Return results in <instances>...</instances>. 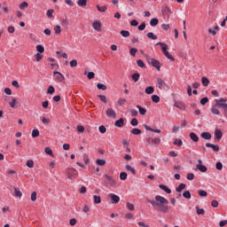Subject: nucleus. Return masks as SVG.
I'll use <instances>...</instances> for the list:
<instances>
[{
    "mask_svg": "<svg viewBox=\"0 0 227 227\" xmlns=\"http://www.w3.org/2000/svg\"><path fill=\"white\" fill-rule=\"evenodd\" d=\"M154 200H155L147 199L146 202L150 203L156 212H160V214H169V200H168V199L160 195H156Z\"/></svg>",
    "mask_w": 227,
    "mask_h": 227,
    "instance_id": "1",
    "label": "nucleus"
},
{
    "mask_svg": "<svg viewBox=\"0 0 227 227\" xmlns=\"http://www.w3.org/2000/svg\"><path fill=\"white\" fill-rule=\"evenodd\" d=\"M145 59L149 63V65H152V67H154V68H157L158 72H160V61L145 55Z\"/></svg>",
    "mask_w": 227,
    "mask_h": 227,
    "instance_id": "2",
    "label": "nucleus"
},
{
    "mask_svg": "<svg viewBox=\"0 0 227 227\" xmlns=\"http://www.w3.org/2000/svg\"><path fill=\"white\" fill-rule=\"evenodd\" d=\"M227 99L221 98L218 101H217V105L218 107H221L223 109V116H225L227 118Z\"/></svg>",
    "mask_w": 227,
    "mask_h": 227,
    "instance_id": "3",
    "label": "nucleus"
},
{
    "mask_svg": "<svg viewBox=\"0 0 227 227\" xmlns=\"http://www.w3.org/2000/svg\"><path fill=\"white\" fill-rule=\"evenodd\" d=\"M145 142L146 145H160V137H145Z\"/></svg>",
    "mask_w": 227,
    "mask_h": 227,
    "instance_id": "4",
    "label": "nucleus"
},
{
    "mask_svg": "<svg viewBox=\"0 0 227 227\" xmlns=\"http://www.w3.org/2000/svg\"><path fill=\"white\" fill-rule=\"evenodd\" d=\"M53 75L55 76V81H57V82H65V75L60 72L54 71Z\"/></svg>",
    "mask_w": 227,
    "mask_h": 227,
    "instance_id": "5",
    "label": "nucleus"
},
{
    "mask_svg": "<svg viewBox=\"0 0 227 227\" xmlns=\"http://www.w3.org/2000/svg\"><path fill=\"white\" fill-rule=\"evenodd\" d=\"M73 171H67V178L69 180H75V178H77V170H75V168H73Z\"/></svg>",
    "mask_w": 227,
    "mask_h": 227,
    "instance_id": "6",
    "label": "nucleus"
},
{
    "mask_svg": "<svg viewBox=\"0 0 227 227\" xmlns=\"http://www.w3.org/2000/svg\"><path fill=\"white\" fill-rule=\"evenodd\" d=\"M219 101V99H215V105H214L212 107H211V113L212 114H216V115H219L221 114V112L219 111V106H217V102Z\"/></svg>",
    "mask_w": 227,
    "mask_h": 227,
    "instance_id": "7",
    "label": "nucleus"
},
{
    "mask_svg": "<svg viewBox=\"0 0 227 227\" xmlns=\"http://www.w3.org/2000/svg\"><path fill=\"white\" fill-rule=\"evenodd\" d=\"M108 196L112 200V201L114 205L120 203V196H118L114 193H110V194H108Z\"/></svg>",
    "mask_w": 227,
    "mask_h": 227,
    "instance_id": "8",
    "label": "nucleus"
},
{
    "mask_svg": "<svg viewBox=\"0 0 227 227\" xmlns=\"http://www.w3.org/2000/svg\"><path fill=\"white\" fill-rule=\"evenodd\" d=\"M106 114L108 118H116V112L113 108H107Z\"/></svg>",
    "mask_w": 227,
    "mask_h": 227,
    "instance_id": "9",
    "label": "nucleus"
},
{
    "mask_svg": "<svg viewBox=\"0 0 227 227\" xmlns=\"http://www.w3.org/2000/svg\"><path fill=\"white\" fill-rule=\"evenodd\" d=\"M92 27L95 31H102V23L100 21L96 20L92 23Z\"/></svg>",
    "mask_w": 227,
    "mask_h": 227,
    "instance_id": "10",
    "label": "nucleus"
},
{
    "mask_svg": "<svg viewBox=\"0 0 227 227\" xmlns=\"http://www.w3.org/2000/svg\"><path fill=\"white\" fill-rule=\"evenodd\" d=\"M223 139V131L221 129H215V141H221Z\"/></svg>",
    "mask_w": 227,
    "mask_h": 227,
    "instance_id": "11",
    "label": "nucleus"
},
{
    "mask_svg": "<svg viewBox=\"0 0 227 227\" xmlns=\"http://www.w3.org/2000/svg\"><path fill=\"white\" fill-rule=\"evenodd\" d=\"M161 12L164 17H169L171 15V9L168 6L163 7Z\"/></svg>",
    "mask_w": 227,
    "mask_h": 227,
    "instance_id": "12",
    "label": "nucleus"
},
{
    "mask_svg": "<svg viewBox=\"0 0 227 227\" xmlns=\"http://www.w3.org/2000/svg\"><path fill=\"white\" fill-rule=\"evenodd\" d=\"M207 148H212L213 152H219V145L210 144V143H206Z\"/></svg>",
    "mask_w": 227,
    "mask_h": 227,
    "instance_id": "13",
    "label": "nucleus"
},
{
    "mask_svg": "<svg viewBox=\"0 0 227 227\" xmlns=\"http://www.w3.org/2000/svg\"><path fill=\"white\" fill-rule=\"evenodd\" d=\"M157 82H158V88H160V90H162V86H166L167 88H169V86L164 82V80H162V78H157Z\"/></svg>",
    "mask_w": 227,
    "mask_h": 227,
    "instance_id": "14",
    "label": "nucleus"
},
{
    "mask_svg": "<svg viewBox=\"0 0 227 227\" xmlns=\"http://www.w3.org/2000/svg\"><path fill=\"white\" fill-rule=\"evenodd\" d=\"M115 127H118L119 129H121L123 125H125V120L123 118H121L120 120H117L114 123Z\"/></svg>",
    "mask_w": 227,
    "mask_h": 227,
    "instance_id": "15",
    "label": "nucleus"
},
{
    "mask_svg": "<svg viewBox=\"0 0 227 227\" xmlns=\"http://www.w3.org/2000/svg\"><path fill=\"white\" fill-rule=\"evenodd\" d=\"M200 137H202V139H207L208 141L212 139V134H210V132H202L200 134Z\"/></svg>",
    "mask_w": 227,
    "mask_h": 227,
    "instance_id": "16",
    "label": "nucleus"
},
{
    "mask_svg": "<svg viewBox=\"0 0 227 227\" xmlns=\"http://www.w3.org/2000/svg\"><path fill=\"white\" fill-rule=\"evenodd\" d=\"M197 169H199V171H200L201 173H207V166L203 165V164H197L196 165Z\"/></svg>",
    "mask_w": 227,
    "mask_h": 227,
    "instance_id": "17",
    "label": "nucleus"
},
{
    "mask_svg": "<svg viewBox=\"0 0 227 227\" xmlns=\"http://www.w3.org/2000/svg\"><path fill=\"white\" fill-rule=\"evenodd\" d=\"M156 45H160L161 47V51L163 54L168 51V44H166L165 43L159 42L156 43Z\"/></svg>",
    "mask_w": 227,
    "mask_h": 227,
    "instance_id": "18",
    "label": "nucleus"
},
{
    "mask_svg": "<svg viewBox=\"0 0 227 227\" xmlns=\"http://www.w3.org/2000/svg\"><path fill=\"white\" fill-rule=\"evenodd\" d=\"M175 107H177V109H180L181 111H185V104L182 102L175 103Z\"/></svg>",
    "mask_w": 227,
    "mask_h": 227,
    "instance_id": "19",
    "label": "nucleus"
},
{
    "mask_svg": "<svg viewBox=\"0 0 227 227\" xmlns=\"http://www.w3.org/2000/svg\"><path fill=\"white\" fill-rule=\"evenodd\" d=\"M159 187L160 189H161V191H164L165 192H167V194H171V189H169L167 185L160 184Z\"/></svg>",
    "mask_w": 227,
    "mask_h": 227,
    "instance_id": "20",
    "label": "nucleus"
},
{
    "mask_svg": "<svg viewBox=\"0 0 227 227\" xmlns=\"http://www.w3.org/2000/svg\"><path fill=\"white\" fill-rule=\"evenodd\" d=\"M190 138L192 141H193V143H198V141H200V137H198V135H196L194 132L190 133Z\"/></svg>",
    "mask_w": 227,
    "mask_h": 227,
    "instance_id": "21",
    "label": "nucleus"
},
{
    "mask_svg": "<svg viewBox=\"0 0 227 227\" xmlns=\"http://www.w3.org/2000/svg\"><path fill=\"white\" fill-rule=\"evenodd\" d=\"M137 109H138L139 114H141L142 116H145V114H146V108H144L141 106L137 105Z\"/></svg>",
    "mask_w": 227,
    "mask_h": 227,
    "instance_id": "22",
    "label": "nucleus"
},
{
    "mask_svg": "<svg viewBox=\"0 0 227 227\" xmlns=\"http://www.w3.org/2000/svg\"><path fill=\"white\" fill-rule=\"evenodd\" d=\"M155 91V89L153 86H149L145 88V93L146 95H152Z\"/></svg>",
    "mask_w": 227,
    "mask_h": 227,
    "instance_id": "23",
    "label": "nucleus"
},
{
    "mask_svg": "<svg viewBox=\"0 0 227 227\" xmlns=\"http://www.w3.org/2000/svg\"><path fill=\"white\" fill-rule=\"evenodd\" d=\"M14 196H16V198H22V192H20V189L14 186Z\"/></svg>",
    "mask_w": 227,
    "mask_h": 227,
    "instance_id": "24",
    "label": "nucleus"
},
{
    "mask_svg": "<svg viewBox=\"0 0 227 227\" xmlns=\"http://www.w3.org/2000/svg\"><path fill=\"white\" fill-rule=\"evenodd\" d=\"M96 8L98 10V12H100L101 13H105V12H107V6L104 5L102 7H100V5H96Z\"/></svg>",
    "mask_w": 227,
    "mask_h": 227,
    "instance_id": "25",
    "label": "nucleus"
},
{
    "mask_svg": "<svg viewBox=\"0 0 227 227\" xmlns=\"http://www.w3.org/2000/svg\"><path fill=\"white\" fill-rule=\"evenodd\" d=\"M93 199H94L95 205H100V203H102V199L100 198V196L94 195Z\"/></svg>",
    "mask_w": 227,
    "mask_h": 227,
    "instance_id": "26",
    "label": "nucleus"
},
{
    "mask_svg": "<svg viewBox=\"0 0 227 227\" xmlns=\"http://www.w3.org/2000/svg\"><path fill=\"white\" fill-rule=\"evenodd\" d=\"M159 24V19L157 18H153L150 20V26H152L153 27H155V26H158Z\"/></svg>",
    "mask_w": 227,
    "mask_h": 227,
    "instance_id": "27",
    "label": "nucleus"
},
{
    "mask_svg": "<svg viewBox=\"0 0 227 227\" xmlns=\"http://www.w3.org/2000/svg\"><path fill=\"white\" fill-rule=\"evenodd\" d=\"M134 136H139V134H142L143 131L137 128H134L130 131Z\"/></svg>",
    "mask_w": 227,
    "mask_h": 227,
    "instance_id": "28",
    "label": "nucleus"
},
{
    "mask_svg": "<svg viewBox=\"0 0 227 227\" xmlns=\"http://www.w3.org/2000/svg\"><path fill=\"white\" fill-rule=\"evenodd\" d=\"M36 51L39 54H43V52H45V48H43V45L38 44L36 45Z\"/></svg>",
    "mask_w": 227,
    "mask_h": 227,
    "instance_id": "29",
    "label": "nucleus"
},
{
    "mask_svg": "<svg viewBox=\"0 0 227 227\" xmlns=\"http://www.w3.org/2000/svg\"><path fill=\"white\" fill-rule=\"evenodd\" d=\"M186 185L184 183H181L178 187L176 188V192H182L185 189Z\"/></svg>",
    "mask_w": 227,
    "mask_h": 227,
    "instance_id": "30",
    "label": "nucleus"
},
{
    "mask_svg": "<svg viewBox=\"0 0 227 227\" xmlns=\"http://www.w3.org/2000/svg\"><path fill=\"white\" fill-rule=\"evenodd\" d=\"M77 4L81 8H84V6H86V4H88V0H78Z\"/></svg>",
    "mask_w": 227,
    "mask_h": 227,
    "instance_id": "31",
    "label": "nucleus"
},
{
    "mask_svg": "<svg viewBox=\"0 0 227 227\" xmlns=\"http://www.w3.org/2000/svg\"><path fill=\"white\" fill-rule=\"evenodd\" d=\"M201 82H202L203 86L207 87L210 84V80H208V78L204 76L201 78Z\"/></svg>",
    "mask_w": 227,
    "mask_h": 227,
    "instance_id": "32",
    "label": "nucleus"
},
{
    "mask_svg": "<svg viewBox=\"0 0 227 227\" xmlns=\"http://www.w3.org/2000/svg\"><path fill=\"white\" fill-rule=\"evenodd\" d=\"M151 98L154 104H159L160 102V98L158 95H153Z\"/></svg>",
    "mask_w": 227,
    "mask_h": 227,
    "instance_id": "33",
    "label": "nucleus"
},
{
    "mask_svg": "<svg viewBox=\"0 0 227 227\" xmlns=\"http://www.w3.org/2000/svg\"><path fill=\"white\" fill-rule=\"evenodd\" d=\"M163 54L168 59H170V61H175V57L169 51H165Z\"/></svg>",
    "mask_w": 227,
    "mask_h": 227,
    "instance_id": "34",
    "label": "nucleus"
},
{
    "mask_svg": "<svg viewBox=\"0 0 227 227\" xmlns=\"http://www.w3.org/2000/svg\"><path fill=\"white\" fill-rule=\"evenodd\" d=\"M125 168L127 169V171H130V173H132V175H136V168H132V166L126 165Z\"/></svg>",
    "mask_w": 227,
    "mask_h": 227,
    "instance_id": "35",
    "label": "nucleus"
},
{
    "mask_svg": "<svg viewBox=\"0 0 227 227\" xmlns=\"http://www.w3.org/2000/svg\"><path fill=\"white\" fill-rule=\"evenodd\" d=\"M139 77H141V74H139V73H135L131 75V78L134 80V82H137V81H139Z\"/></svg>",
    "mask_w": 227,
    "mask_h": 227,
    "instance_id": "36",
    "label": "nucleus"
},
{
    "mask_svg": "<svg viewBox=\"0 0 227 227\" xmlns=\"http://www.w3.org/2000/svg\"><path fill=\"white\" fill-rule=\"evenodd\" d=\"M56 91V89H54V86L50 85L47 90L48 95H53V93Z\"/></svg>",
    "mask_w": 227,
    "mask_h": 227,
    "instance_id": "37",
    "label": "nucleus"
},
{
    "mask_svg": "<svg viewBox=\"0 0 227 227\" xmlns=\"http://www.w3.org/2000/svg\"><path fill=\"white\" fill-rule=\"evenodd\" d=\"M97 88L98 90H102L103 91H106V90H107V86L100 82L97 84Z\"/></svg>",
    "mask_w": 227,
    "mask_h": 227,
    "instance_id": "38",
    "label": "nucleus"
},
{
    "mask_svg": "<svg viewBox=\"0 0 227 227\" xmlns=\"http://www.w3.org/2000/svg\"><path fill=\"white\" fill-rule=\"evenodd\" d=\"M121 35L124 38H129V36H130V32H129L128 30H121Z\"/></svg>",
    "mask_w": 227,
    "mask_h": 227,
    "instance_id": "39",
    "label": "nucleus"
},
{
    "mask_svg": "<svg viewBox=\"0 0 227 227\" xmlns=\"http://www.w3.org/2000/svg\"><path fill=\"white\" fill-rule=\"evenodd\" d=\"M198 194H199V196H201L202 198H207L208 193L205 190H200L198 192Z\"/></svg>",
    "mask_w": 227,
    "mask_h": 227,
    "instance_id": "40",
    "label": "nucleus"
},
{
    "mask_svg": "<svg viewBox=\"0 0 227 227\" xmlns=\"http://www.w3.org/2000/svg\"><path fill=\"white\" fill-rule=\"evenodd\" d=\"M147 38H151V40H157V35H155L153 32H149L146 34Z\"/></svg>",
    "mask_w": 227,
    "mask_h": 227,
    "instance_id": "41",
    "label": "nucleus"
},
{
    "mask_svg": "<svg viewBox=\"0 0 227 227\" xmlns=\"http://www.w3.org/2000/svg\"><path fill=\"white\" fill-rule=\"evenodd\" d=\"M173 145H175L176 146H182L184 143L182 142V139L176 138L173 142Z\"/></svg>",
    "mask_w": 227,
    "mask_h": 227,
    "instance_id": "42",
    "label": "nucleus"
},
{
    "mask_svg": "<svg viewBox=\"0 0 227 227\" xmlns=\"http://www.w3.org/2000/svg\"><path fill=\"white\" fill-rule=\"evenodd\" d=\"M198 215H205V209L200 208V207H196Z\"/></svg>",
    "mask_w": 227,
    "mask_h": 227,
    "instance_id": "43",
    "label": "nucleus"
},
{
    "mask_svg": "<svg viewBox=\"0 0 227 227\" xmlns=\"http://www.w3.org/2000/svg\"><path fill=\"white\" fill-rule=\"evenodd\" d=\"M44 152L45 153H47V155H51V157H54V154L52 153V149H51V147H45Z\"/></svg>",
    "mask_w": 227,
    "mask_h": 227,
    "instance_id": "44",
    "label": "nucleus"
},
{
    "mask_svg": "<svg viewBox=\"0 0 227 227\" xmlns=\"http://www.w3.org/2000/svg\"><path fill=\"white\" fill-rule=\"evenodd\" d=\"M137 65L140 68H145L146 67V66L145 65V62H143V60H141V59L137 60Z\"/></svg>",
    "mask_w": 227,
    "mask_h": 227,
    "instance_id": "45",
    "label": "nucleus"
},
{
    "mask_svg": "<svg viewBox=\"0 0 227 227\" xmlns=\"http://www.w3.org/2000/svg\"><path fill=\"white\" fill-rule=\"evenodd\" d=\"M183 196L186 199V200H191V192L190 191H184L183 192Z\"/></svg>",
    "mask_w": 227,
    "mask_h": 227,
    "instance_id": "46",
    "label": "nucleus"
},
{
    "mask_svg": "<svg viewBox=\"0 0 227 227\" xmlns=\"http://www.w3.org/2000/svg\"><path fill=\"white\" fill-rule=\"evenodd\" d=\"M54 31L55 35H61V27L59 25L55 26Z\"/></svg>",
    "mask_w": 227,
    "mask_h": 227,
    "instance_id": "47",
    "label": "nucleus"
},
{
    "mask_svg": "<svg viewBox=\"0 0 227 227\" xmlns=\"http://www.w3.org/2000/svg\"><path fill=\"white\" fill-rule=\"evenodd\" d=\"M38 136H40V130L33 129L32 130V137H38Z\"/></svg>",
    "mask_w": 227,
    "mask_h": 227,
    "instance_id": "48",
    "label": "nucleus"
},
{
    "mask_svg": "<svg viewBox=\"0 0 227 227\" xmlns=\"http://www.w3.org/2000/svg\"><path fill=\"white\" fill-rule=\"evenodd\" d=\"M138 123H139V121L136 118H133L130 121V125H132V127H137Z\"/></svg>",
    "mask_w": 227,
    "mask_h": 227,
    "instance_id": "49",
    "label": "nucleus"
},
{
    "mask_svg": "<svg viewBox=\"0 0 227 227\" xmlns=\"http://www.w3.org/2000/svg\"><path fill=\"white\" fill-rule=\"evenodd\" d=\"M98 97L100 98L101 102L107 104V98L105 95H98Z\"/></svg>",
    "mask_w": 227,
    "mask_h": 227,
    "instance_id": "50",
    "label": "nucleus"
},
{
    "mask_svg": "<svg viewBox=\"0 0 227 227\" xmlns=\"http://www.w3.org/2000/svg\"><path fill=\"white\" fill-rule=\"evenodd\" d=\"M96 163L98 164V166H106V160H97Z\"/></svg>",
    "mask_w": 227,
    "mask_h": 227,
    "instance_id": "51",
    "label": "nucleus"
},
{
    "mask_svg": "<svg viewBox=\"0 0 227 227\" xmlns=\"http://www.w3.org/2000/svg\"><path fill=\"white\" fill-rule=\"evenodd\" d=\"M27 168H35V161H33V160H28L27 161Z\"/></svg>",
    "mask_w": 227,
    "mask_h": 227,
    "instance_id": "52",
    "label": "nucleus"
},
{
    "mask_svg": "<svg viewBox=\"0 0 227 227\" xmlns=\"http://www.w3.org/2000/svg\"><path fill=\"white\" fill-rule=\"evenodd\" d=\"M206 104H208V98L205 97L200 99V105L205 106Z\"/></svg>",
    "mask_w": 227,
    "mask_h": 227,
    "instance_id": "53",
    "label": "nucleus"
},
{
    "mask_svg": "<svg viewBox=\"0 0 227 227\" xmlns=\"http://www.w3.org/2000/svg\"><path fill=\"white\" fill-rule=\"evenodd\" d=\"M53 13H54V10H52V9L48 10L47 12H46V15H47L48 19H52V14Z\"/></svg>",
    "mask_w": 227,
    "mask_h": 227,
    "instance_id": "54",
    "label": "nucleus"
},
{
    "mask_svg": "<svg viewBox=\"0 0 227 227\" xmlns=\"http://www.w3.org/2000/svg\"><path fill=\"white\" fill-rule=\"evenodd\" d=\"M215 168L218 171H221L223 169V163L221 161H217L215 164Z\"/></svg>",
    "mask_w": 227,
    "mask_h": 227,
    "instance_id": "55",
    "label": "nucleus"
},
{
    "mask_svg": "<svg viewBox=\"0 0 227 227\" xmlns=\"http://www.w3.org/2000/svg\"><path fill=\"white\" fill-rule=\"evenodd\" d=\"M99 132L101 134H106V132H107V129H106V126L104 125L99 126Z\"/></svg>",
    "mask_w": 227,
    "mask_h": 227,
    "instance_id": "56",
    "label": "nucleus"
},
{
    "mask_svg": "<svg viewBox=\"0 0 227 227\" xmlns=\"http://www.w3.org/2000/svg\"><path fill=\"white\" fill-rule=\"evenodd\" d=\"M145 29H146V23L143 22L138 26V31H145Z\"/></svg>",
    "mask_w": 227,
    "mask_h": 227,
    "instance_id": "57",
    "label": "nucleus"
},
{
    "mask_svg": "<svg viewBox=\"0 0 227 227\" xmlns=\"http://www.w3.org/2000/svg\"><path fill=\"white\" fill-rule=\"evenodd\" d=\"M60 22L61 26H63L64 27H67V26H68V20L61 19Z\"/></svg>",
    "mask_w": 227,
    "mask_h": 227,
    "instance_id": "58",
    "label": "nucleus"
},
{
    "mask_svg": "<svg viewBox=\"0 0 227 227\" xmlns=\"http://www.w3.org/2000/svg\"><path fill=\"white\" fill-rule=\"evenodd\" d=\"M87 77L90 81H91V79H95V73L94 72H89L87 74Z\"/></svg>",
    "mask_w": 227,
    "mask_h": 227,
    "instance_id": "59",
    "label": "nucleus"
},
{
    "mask_svg": "<svg viewBox=\"0 0 227 227\" xmlns=\"http://www.w3.org/2000/svg\"><path fill=\"white\" fill-rule=\"evenodd\" d=\"M127 176H128V175H127L126 172H121V174H120V179L121 180H126Z\"/></svg>",
    "mask_w": 227,
    "mask_h": 227,
    "instance_id": "60",
    "label": "nucleus"
},
{
    "mask_svg": "<svg viewBox=\"0 0 227 227\" xmlns=\"http://www.w3.org/2000/svg\"><path fill=\"white\" fill-rule=\"evenodd\" d=\"M27 6H29V4H27V2H23L20 4V10H24V8H27Z\"/></svg>",
    "mask_w": 227,
    "mask_h": 227,
    "instance_id": "61",
    "label": "nucleus"
},
{
    "mask_svg": "<svg viewBox=\"0 0 227 227\" xmlns=\"http://www.w3.org/2000/svg\"><path fill=\"white\" fill-rule=\"evenodd\" d=\"M136 52H137V49H136V48H131V49L129 50V54H130V56L135 57V56H136Z\"/></svg>",
    "mask_w": 227,
    "mask_h": 227,
    "instance_id": "62",
    "label": "nucleus"
},
{
    "mask_svg": "<svg viewBox=\"0 0 227 227\" xmlns=\"http://www.w3.org/2000/svg\"><path fill=\"white\" fill-rule=\"evenodd\" d=\"M15 104H17V98H12V102H9L10 107H12V108L15 107Z\"/></svg>",
    "mask_w": 227,
    "mask_h": 227,
    "instance_id": "63",
    "label": "nucleus"
},
{
    "mask_svg": "<svg viewBox=\"0 0 227 227\" xmlns=\"http://www.w3.org/2000/svg\"><path fill=\"white\" fill-rule=\"evenodd\" d=\"M70 67L71 68H74V67H77V60L73 59L70 61Z\"/></svg>",
    "mask_w": 227,
    "mask_h": 227,
    "instance_id": "64",
    "label": "nucleus"
}]
</instances>
